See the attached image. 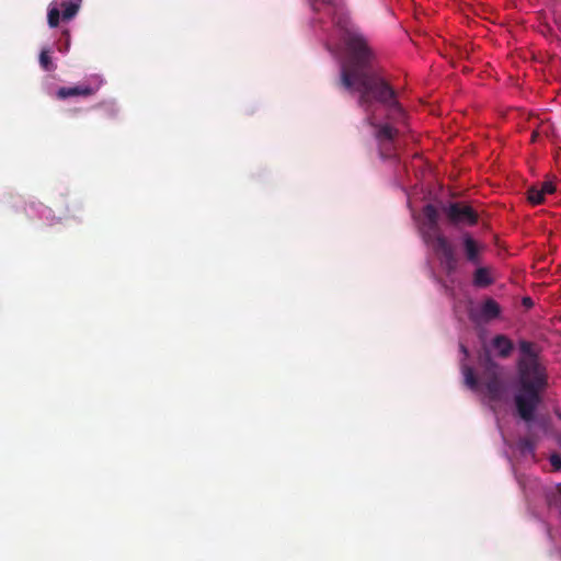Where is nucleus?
I'll return each mask as SVG.
<instances>
[{
	"instance_id": "f257e3e1",
	"label": "nucleus",
	"mask_w": 561,
	"mask_h": 561,
	"mask_svg": "<svg viewBox=\"0 0 561 561\" xmlns=\"http://www.w3.org/2000/svg\"><path fill=\"white\" fill-rule=\"evenodd\" d=\"M345 58L341 65V84L358 94V106L369 125H376V104L386 110V123L404 124L407 113L398 101L397 91L374 68L375 54L367 38L359 32H347Z\"/></svg>"
},
{
	"instance_id": "f03ea898",
	"label": "nucleus",
	"mask_w": 561,
	"mask_h": 561,
	"mask_svg": "<svg viewBox=\"0 0 561 561\" xmlns=\"http://www.w3.org/2000/svg\"><path fill=\"white\" fill-rule=\"evenodd\" d=\"M519 350L525 357L520 358L517 365L514 403L518 416L529 424L535 420V412L542 402V393L548 388V374L533 353L530 342L520 341Z\"/></svg>"
},
{
	"instance_id": "7ed1b4c3",
	"label": "nucleus",
	"mask_w": 561,
	"mask_h": 561,
	"mask_svg": "<svg viewBox=\"0 0 561 561\" xmlns=\"http://www.w3.org/2000/svg\"><path fill=\"white\" fill-rule=\"evenodd\" d=\"M428 231L423 233L427 244H432L439 263L447 275L454 274L458 268V256L451 242L440 232L438 226V211L432 204L423 208Z\"/></svg>"
},
{
	"instance_id": "20e7f679",
	"label": "nucleus",
	"mask_w": 561,
	"mask_h": 561,
	"mask_svg": "<svg viewBox=\"0 0 561 561\" xmlns=\"http://www.w3.org/2000/svg\"><path fill=\"white\" fill-rule=\"evenodd\" d=\"M480 364L483 368L481 380L484 386L486 397L494 402L503 399L505 393V385L501 378L500 366L485 353L480 357Z\"/></svg>"
},
{
	"instance_id": "39448f33",
	"label": "nucleus",
	"mask_w": 561,
	"mask_h": 561,
	"mask_svg": "<svg viewBox=\"0 0 561 561\" xmlns=\"http://www.w3.org/2000/svg\"><path fill=\"white\" fill-rule=\"evenodd\" d=\"M449 224L454 226H474L479 221V214L463 202H451L443 207Z\"/></svg>"
},
{
	"instance_id": "423d86ee",
	"label": "nucleus",
	"mask_w": 561,
	"mask_h": 561,
	"mask_svg": "<svg viewBox=\"0 0 561 561\" xmlns=\"http://www.w3.org/2000/svg\"><path fill=\"white\" fill-rule=\"evenodd\" d=\"M370 126L375 128V137L381 148L382 154L390 157L393 144L399 135V129L390 123H378L377 121L376 125Z\"/></svg>"
},
{
	"instance_id": "0eeeda50",
	"label": "nucleus",
	"mask_w": 561,
	"mask_h": 561,
	"mask_svg": "<svg viewBox=\"0 0 561 561\" xmlns=\"http://www.w3.org/2000/svg\"><path fill=\"white\" fill-rule=\"evenodd\" d=\"M461 244L466 260L473 265H480L484 245L479 243L469 232L461 234Z\"/></svg>"
},
{
	"instance_id": "6e6552de",
	"label": "nucleus",
	"mask_w": 561,
	"mask_h": 561,
	"mask_svg": "<svg viewBox=\"0 0 561 561\" xmlns=\"http://www.w3.org/2000/svg\"><path fill=\"white\" fill-rule=\"evenodd\" d=\"M98 91V87H92L90 84H78L75 87H60L56 91V98L59 100H66L68 98L82 96L88 98L95 94Z\"/></svg>"
},
{
	"instance_id": "1a4fd4ad",
	"label": "nucleus",
	"mask_w": 561,
	"mask_h": 561,
	"mask_svg": "<svg viewBox=\"0 0 561 561\" xmlns=\"http://www.w3.org/2000/svg\"><path fill=\"white\" fill-rule=\"evenodd\" d=\"M473 273L472 284L479 288H485L493 284L494 279L491 268L486 266H479Z\"/></svg>"
},
{
	"instance_id": "9d476101",
	"label": "nucleus",
	"mask_w": 561,
	"mask_h": 561,
	"mask_svg": "<svg viewBox=\"0 0 561 561\" xmlns=\"http://www.w3.org/2000/svg\"><path fill=\"white\" fill-rule=\"evenodd\" d=\"M492 346L497 350V355L502 358L508 357L514 350L513 342L503 334H497L493 337Z\"/></svg>"
},
{
	"instance_id": "9b49d317",
	"label": "nucleus",
	"mask_w": 561,
	"mask_h": 561,
	"mask_svg": "<svg viewBox=\"0 0 561 561\" xmlns=\"http://www.w3.org/2000/svg\"><path fill=\"white\" fill-rule=\"evenodd\" d=\"M501 313L500 305L492 298L486 299L481 307V316L490 321L497 318Z\"/></svg>"
},
{
	"instance_id": "f8f14e48",
	"label": "nucleus",
	"mask_w": 561,
	"mask_h": 561,
	"mask_svg": "<svg viewBox=\"0 0 561 561\" xmlns=\"http://www.w3.org/2000/svg\"><path fill=\"white\" fill-rule=\"evenodd\" d=\"M82 0H67L60 3L62 8V20H71L79 11Z\"/></svg>"
},
{
	"instance_id": "ddd939ff",
	"label": "nucleus",
	"mask_w": 561,
	"mask_h": 561,
	"mask_svg": "<svg viewBox=\"0 0 561 561\" xmlns=\"http://www.w3.org/2000/svg\"><path fill=\"white\" fill-rule=\"evenodd\" d=\"M517 449L523 456H535L536 443L530 437H522L517 442Z\"/></svg>"
},
{
	"instance_id": "4468645a",
	"label": "nucleus",
	"mask_w": 561,
	"mask_h": 561,
	"mask_svg": "<svg viewBox=\"0 0 561 561\" xmlns=\"http://www.w3.org/2000/svg\"><path fill=\"white\" fill-rule=\"evenodd\" d=\"M462 373H463L466 386L468 388H470L471 390H474V391L479 390V379L476 376L473 369L469 366H463Z\"/></svg>"
},
{
	"instance_id": "2eb2a0df",
	"label": "nucleus",
	"mask_w": 561,
	"mask_h": 561,
	"mask_svg": "<svg viewBox=\"0 0 561 561\" xmlns=\"http://www.w3.org/2000/svg\"><path fill=\"white\" fill-rule=\"evenodd\" d=\"M39 65L45 71H53L56 68L50 57L49 48H43L41 50Z\"/></svg>"
},
{
	"instance_id": "dca6fc26",
	"label": "nucleus",
	"mask_w": 561,
	"mask_h": 561,
	"mask_svg": "<svg viewBox=\"0 0 561 561\" xmlns=\"http://www.w3.org/2000/svg\"><path fill=\"white\" fill-rule=\"evenodd\" d=\"M527 195H528V201L533 205H539L545 199V196H543L541 190L536 186H531L530 188H528Z\"/></svg>"
},
{
	"instance_id": "f3484780",
	"label": "nucleus",
	"mask_w": 561,
	"mask_h": 561,
	"mask_svg": "<svg viewBox=\"0 0 561 561\" xmlns=\"http://www.w3.org/2000/svg\"><path fill=\"white\" fill-rule=\"evenodd\" d=\"M48 24L50 27H56L59 24L60 11L58 8H51L47 15Z\"/></svg>"
},
{
	"instance_id": "a211bd4d",
	"label": "nucleus",
	"mask_w": 561,
	"mask_h": 561,
	"mask_svg": "<svg viewBox=\"0 0 561 561\" xmlns=\"http://www.w3.org/2000/svg\"><path fill=\"white\" fill-rule=\"evenodd\" d=\"M543 196L546 194H552L556 192V185L551 182V181H546L541 184V187H540Z\"/></svg>"
},
{
	"instance_id": "6ab92c4d",
	"label": "nucleus",
	"mask_w": 561,
	"mask_h": 561,
	"mask_svg": "<svg viewBox=\"0 0 561 561\" xmlns=\"http://www.w3.org/2000/svg\"><path fill=\"white\" fill-rule=\"evenodd\" d=\"M549 460L553 468H556L557 470L561 469V455L552 454Z\"/></svg>"
},
{
	"instance_id": "aec40b11",
	"label": "nucleus",
	"mask_w": 561,
	"mask_h": 561,
	"mask_svg": "<svg viewBox=\"0 0 561 561\" xmlns=\"http://www.w3.org/2000/svg\"><path fill=\"white\" fill-rule=\"evenodd\" d=\"M319 2L333 9H337L341 5V0H318Z\"/></svg>"
},
{
	"instance_id": "412c9836",
	"label": "nucleus",
	"mask_w": 561,
	"mask_h": 561,
	"mask_svg": "<svg viewBox=\"0 0 561 561\" xmlns=\"http://www.w3.org/2000/svg\"><path fill=\"white\" fill-rule=\"evenodd\" d=\"M523 305L526 307V308H531L534 306V301L530 297H524L523 298Z\"/></svg>"
},
{
	"instance_id": "4be33fe9",
	"label": "nucleus",
	"mask_w": 561,
	"mask_h": 561,
	"mask_svg": "<svg viewBox=\"0 0 561 561\" xmlns=\"http://www.w3.org/2000/svg\"><path fill=\"white\" fill-rule=\"evenodd\" d=\"M309 5L312 10H316V0H308Z\"/></svg>"
},
{
	"instance_id": "5701e85b",
	"label": "nucleus",
	"mask_w": 561,
	"mask_h": 561,
	"mask_svg": "<svg viewBox=\"0 0 561 561\" xmlns=\"http://www.w3.org/2000/svg\"><path fill=\"white\" fill-rule=\"evenodd\" d=\"M460 348H461V351H462L466 355L468 354V351H467L466 346L461 345V346H460Z\"/></svg>"
}]
</instances>
